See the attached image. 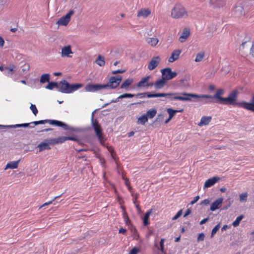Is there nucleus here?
Listing matches in <instances>:
<instances>
[{"label":"nucleus","mask_w":254,"mask_h":254,"mask_svg":"<svg viewBox=\"0 0 254 254\" xmlns=\"http://www.w3.org/2000/svg\"><path fill=\"white\" fill-rule=\"evenodd\" d=\"M224 91L222 89H218L213 96L207 95H197L195 94L188 93L186 92L180 93V96H175L174 97V100H179L181 101H190L191 97L196 98H207V99H217L220 103L221 102V99L223 98L221 95L223 94Z\"/></svg>","instance_id":"obj_1"},{"label":"nucleus","mask_w":254,"mask_h":254,"mask_svg":"<svg viewBox=\"0 0 254 254\" xmlns=\"http://www.w3.org/2000/svg\"><path fill=\"white\" fill-rule=\"evenodd\" d=\"M82 86L81 84H70L65 80L61 81L58 83L59 91L64 93H70Z\"/></svg>","instance_id":"obj_2"},{"label":"nucleus","mask_w":254,"mask_h":254,"mask_svg":"<svg viewBox=\"0 0 254 254\" xmlns=\"http://www.w3.org/2000/svg\"><path fill=\"white\" fill-rule=\"evenodd\" d=\"M189 16L185 8L180 4H176L171 11V16L176 19L187 18Z\"/></svg>","instance_id":"obj_3"},{"label":"nucleus","mask_w":254,"mask_h":254,"mask_svg":"<svg viewBox=\"0 0 254 254\" xmlns=\"http://www.w3.org/2000/svg\"><path fill=\"white\" fill-rule=\"evenodd\" d=\"M134 97H139L140 98H144L147 96L148 98H154V97H169L171 99H173L175 96H180L179 93H156L151 94L149 92H144L141 93H138L134 94Z\"/></svg>","instance_id":"obj_4"},{"label":"nucleus","mask_w":254,"mask_h":254,"mask_svg":"<svg viewBox=\"0 0 254 254\" xmlns=\"http://www.w3.org/2000/svg\"><path fill=\"white\" fill-rule=\"evenodd\" d=\"M91 120L92 126L95 130V134L99 140L101 144L103 145L104 136L100 125L96 120H94L93 119V113H92V114Z\"/></svg>","instance_id":"obj_5"},{"label":"nucleus","mask_w":254,"mask_h":254,"mask_svg":"<svg viewBox=\"0 0 254 254\" xmlns=\"http://www.w3.org/2000/svg\"><path fill=\"white\" fill-rule=\"evenodd\" d=\"M122 80V77L120 75L111 76L106 84H103L105 88L114 89L117 88Z\"/></svg>","instance_id":"obj_6"},{"label":"nucleus","mask_w":254,"mask_h":254,"mask_svg":"<svg viewBox=\"0 0 254 254\" xmlns=\"http://www.w3.org/2000/svg\"><path fill=\"white\" fill-rule=\"evenodd\" d=\"M162 77L166 80H169L177 75V73L175 71H172L170 67H167L161 69Z\"/></svg>","instance_id":"obj_7"},{"label":"nucleus","mask_w":254,"mask_h":254,"mask_svg":"<svg viewBox=\"0 0 254 254\" xmlns=\"http://www.w3.org/2000/svg\"><path fill=\"white\" fill-rule=\"evenodd\" d=\"M233 14L236 17H241L245 14V10L243 6L241 3L235 5L232 11Z\"/></svg>","instance_id":"obj_8"},{"label":"nucleus","mask_w":254,"mask_h":254,"mask_svg":"<svg viewBox=\"0 0 254 254\" xmlns=\"http://www.w3.org/2000/svg\"><path fill=\"white\" fill-rule=\"evenodd\" d=\"M74 13L73 10H70L65 16L62 17L57 21V24L59 25L66 26L69 23L71 15Z\"/></svg>","instance_id":"obj_9"},{"label":"nucleus","mask_w":254,"mask_h":254,"mask_svg":"<svg viewBox=\"0 0 254 254\" xmlns=\"http://www.w3.org/2000/svg\"><path fill=\"white\" fill-rule=\"evenodd\" d=\"M104 88V84H88L85 87L86 91L92 92H96Z\"/></svg>","instance_id":"obj_10"},{"label":"nucleus","mask_w":254,"mask_h":254,"mask_svg":"<svg viewBox=\"0 0 254 254\" xmlns=\"http://www.w3.org/2000/svg\"><path fill=\"white\" fill-rule=\"evenodd\" d=\"M239 92L237 90L233 91L228 96L230 100V105H235L238 107L242 108L241 106H239L238 104L246 102V101H242L240 102H236L237 98Z\"/></svg>","instance_id":"obj_11"},{"label":"nucleus","mask_w":254,"mask_h":254,"mask_svg":"<svg viewBox=\"0 0 254 254\" xmlns=\"http://www.w3.org/2000/svg\"><path fill=\"white\" fill-rule=\"evenodd\" d=\"M161 62V58L159 56H154L152 58L148 64V68L149 70L155 69Z\"/></svg>","instance_id":"obj_12"},{"label":"nucleus","mask_w":254,"mask_h":254,"mask_svg":"<svg viewBox=\"0 0 254 254\" xmlns=\"http://www.w3.org/2000/svg\"><path fill=\"white\" fill-rule=\"evenodd\" d=\"M242 108L254 112V94L252 96L250 102H244L238 104Z\"/></svg>","instance_id":"obj_13"},{"label":"nucleus","mask_w":254,"mask_h":254,"mask_svg":"<svg viewBox=\"0 0 254 254\" xmlns=\"http://www.w3.org/2000/svg\"><path fill=\"white\" fill-rule=\"evenodd\" d=\"M73 52L71 50V46L69 45L64 46L61 50V57L63 58H71Z\"/></svg>","instance_id":"obj_14"},{"label":"nucleus","mask_w":254,"mask_h":254,"mask_svg":"<svg viewBox=\"0 0 254 254\" xmlns=\"http://www.w3.org/2000/svg\"><path fill=\"white\" fill-rule=\"evenodd\" d=\"M219 180L220 178L218 177H213L212 178L207 180L204 183L203 189H205L213 186L216 183L219 181Z\"/></svg>","instance_id":"obj_15"},{"label":"nucleus","mask_w":254,"mask_h":254,"mask_svg":"<svg viewBox=\"0 0 254 254\" xmlns=\"http://www.w3.org/2000/svg\"><path fill=\"white\" fill-rule=\"evenodd\" d=\"M150 14L151 10L149 8H142L138 11L137 16L145 18L147 17Z\"/></svg>","instance_id":"obj_16"},{"label":"nucleus","mask_w":254,"mask_h":254,"mask_svg":"<svg viewBox=\"0 0 254 254\" xmlns=\"http://www.w3.org/2000/svg\"><path fill=\"white\" fill-rule=\"evenodd\" d=\"M223 200V199L221 197L216 199L211 204L210 208V210L213 211L218 209L222 204Z\"/></svg>","instance_id":"obj_17"},{"label":"nucleus","mask_w":254,"mask_h":254,"mask_svg":"<svg viewBox=\"0 0 254 254\" xmlns=\"http://www.w3.org/2000/svg\"><path fill=\"white\" fill-rule=\"evenodd\" d=\"M151 76L150 75L146 76L145 77H143L141 78L140 81L137 83L136 87L137 88H141L147 86L148 82H149V80Z\"/></svg>","instance_id":"obj_18"},{"label":"nucleus","mask_w":254,"mask_h":254,"mask_svg":"<svg viewBox=\"0 0 254 254\" xmlns=\"http://www.w3.org/2000/svg\"><path fill=\"white\" fill-rule=\"evenodd\" d=\"M181 53V51L180 50H175L173 51L171 56L168 59V62L170 63H173L178 59Z\"/></svg>","instance_id":"obj_19"},{"label":"nucleus","mask_w":254,"mask_h":254,"mask_svg":"<svg viewBox=\"0 0 254 254\" xmlns=\"http://www.w3.org/2000/svg\"><path fill=\"white\" fill-rule=\"evenodd\" d=\"M50 124L52 125H55V126H59V127H63V128L64 129H68V126L62 122H60V121H57V120H49V123Z\"/></svg>","instance_id":"obj_20"},{"label":"nucleus","mask_w":254,"mask_h":254,"mask_svg":"<svg viewBox=\"0 0 254 254\" xmlns=\"http://www.w3.org/2000/svg\"><path fill=\"white\" fill-rule=\"evenodd\" d=\"M190 34V30L185 28L184 29L182 35L179 38V41L183 43L185 42L187 39L189 37V35Z\"/></svg>","instance_id":"obj_21"},{"label":"nucleus","mask_w":254,"mask_h":254,"mask_svg":"<svg viewBox=\"0 0 254 254\" xmlns=\"http://www.w3.org/2000/svg\"><path fill=\"white\" fill-rule=\"evenodd\" d=\"M211 120V116H203L201 119L200 122L198 124L199 127L207 125Z\"/></svg>","instance_id":"obj_22"},{"label":"nucleus","mask_w":254,"mask_h":254,"mask_svg":"<svg viewBox=\"0 0 254 254\" xmlns=\"http://www.w3.org/2000/svg\"><path fill=\"white\" fill-rule=\"evenodd\" d=\"M19 161L20 160L16 161H11L8 162L4 168V170H6L8 169H14L17 168Z\"/></svg>","instance_id":"obj_23"},{"label":"nucleus","mask_w":254,"mask_h":254,"mask_svg":"<svg viewBox=\"0 0 254 254\" xmlns=\"http://www.w3.org/2000/svg\"><path fill=\"white\" fill-rule=\"evenodd\" d=\"M133 83L132 78H128L125 80L120 86L121 89L127 90L129 86Z\"/></svg>","instance_id":"obj_24"},{"label":"nucleus","mask_w":254,"mask_h":254,"mask_svg":"<svg viewBox=\"0 0 254 254\" xmlns=\"http://www.w3.org/2000/svg\"><path fill=\"white\" fill-rule=\"evenodd\" d=\"M166 83V80L162 78V79L156 81L154 84V86L156 89H160L164 87Z\"/></svg>","instance_id":"obj_25"},{"label":"nucleus","mask_w":254,"mask_h":254,"mask_svg":"<svg viewBox=\"0 0 254 254\" xmlns=\"http://www.w3.org/2000/svg\"><path fill=\"white\" fill-rule=\"evenodd\" d=\"M146 42L151 46L155 47L158 44L159 40L157 38L148 37L145 39Z\"/></svg>","instance_id":"obj_26"},{"label":"nucleus","mask_w":254,"mask_h":254,"mask_svg":"<svg viewBox=\"0 0 254 254\" xmlns=\"http://www.w3.org/2000/svg\"><path fill=\"white\" fill-rule=\"evenodd\" d=\"M37 147L39 149V152H41L44 150H49L51 149L49 146V143H48L47 141L40 143L38 145Z\"/></svg>","instance_id":"obj_27"},{"label":"nucleus","mask_w":254,"mask_h":254,"mask_svg":"<svg viewBox=\"0 0 254 254\" xmlns=\"http://www.w3.org/2000/svg\"><path fill=\"white\" fill-rule=\"evenodd\" d=\"M210 1L211 4L216 7L223 6L226 3L225 0H211Z\"/></svg>","instance_id":"obj_28"},{"label":"nucleus","mask_w":254,"mask_h":254,"mask_svg":"<svg viewBox=\"0 0 254 254\" xmlns=\"http://www.w3.org/2000/svg\"><path fill=\"white\" fill-rule=\"evenodd\" d=\"M96 63L100 66H103L105 65V62L104 57L99 55L96 60Z\"/></svg>","instance_id":"obj_29"},{"label":"nucleus","mask_w":254,"mask_h":254,"mask_svg":"<svg viewBox=\"0 0 254 254\" xmlns=\"http://www.w3.org/2000/svg\"><path fill=\"white\" fill-rule=\"evenodd\" d=\"M40 81L41 83H44L46 82H49L50 74L48 73L42 74L41 76Z\"/></svg>","instance_id":"obj_30"},{"label":"nucleus","mask_w":254,"mask_h":254,"mask_svg":"<svg viewBox=\"0 0 254 254\" xmlns=\"http://www.w3.org/2000/svg\"><path fill=\"white\" fill-rule=\"evenodd\" d=\"M32 123H24V124H16L14 125H10V126H7L6 127H9V128H16V127H29V126Z\"/></svg>","instance_id":"obj_31"},{"label":"nucleus","mask_w":254,"mask_h":254,"mask_svg":"<svg viewBox=\"0 0 254 254\" xmlns=\"http://www.w3.org/2000/svg\"><path fill=\"white\" fill-rule=\"evenodd\" d=\"M156 113L157 111L154 109H152L148 110L145 115L147 116V118L152 119L156 115Z\"/></svg>","instance_id":"obj_32"},{"label":"nucleus","mask_w":254,"mask_h":254,"mask_svg":"<svg viewBox=\"0 0 254 254\" xmlns=\"http://www.w3.org/2000/svg\"><path fill=\"white\" fill-rule=\"evenodd\" d=\"M54 88H58V83L55 82H49V84L46 86V88L49 90H52Z\"/></svg>","instance_id":"obj_33"},{"label":"nucleus","mask_w":254,"mask_h":254,"mask_svg":"<svg viewBox=\"0 0 254 254\" xmlns=\"http://www.w3.org/2000/svg\"><path fill=\"white\" fill-rule=\"evenodd\" d=\"M148 121V118L146 115H143L138 119V122L141 125H144Z\"/></svg>","instance_id":"obj_34"},{"label":"nucleus","mask_w":254,"mask_h":254,"mask_svg":"<svg viewBox=\"0 0 254 254\" xmlns=\"http://www.w3.org/2000/svg\"><path fill=\"white\" fill-rule=\"evenodd\" d=\"M243 217H244L242 215L237 217L236 219L233 222V226L234 227H237L238 226H239L241 221L243 219Z\"/></svg>","instance_id":"obj_35"},{"label":"nucleus","mask_w":254,"mask_h":254,"mask_svg":"<svg viewBox=\"0 0 254 254\" xmlns=\"http://www.w3.org/2000/svg\"><path fill=\"white\" fill-rule=\"evenodd\" d=\"M4 69L8 70V73L12 74L15 71V66L14 64H10L8 66L5 67Z\"/></svg>","instance_id":"obj_36"},{"label":"nucleus","mask_w":254,"mask_h":254,"mask_svg":"<svg viewBox=\"0 0 254 254\" xmlns=\"http://www.w3.org/2000/svg\"><path fill=\"white\" fill-rule=\"evenodd\" d=\"M182 110H180V111L174 110L171 108H169L167 109V112L169 115V117L171 119L175 116V114L177 112H182Z\"/></svg>","instance_id":"obj_37"},{"label":"nucleus","mask_w":254,"mask_h":254,"mask_svg":"<svg viewBox=\"0 0 254 254\" xmlns=\"http://www.w3.org/2000/svg\"><path fill=\"white\" fill-rule=\"evenodd\" d=\"M204 54L203 52H200L198 53L196 56V58L195 59V62H199L202 60L203 59Z\"/></svg>","instance_id":"obj_38"},{"label":"nucleus","mask_w":254,"mask_h":254,"mask_svg":"<svg viewBox=\"0 0 254 254\" xmlns=\"http://www.w3.org/2000/svg\"><path fill=\"white\" fill-rule=\"evenodd\" d=\"M247 196H248L247 192H244V193L240 194L239 195L240 201L242 202H246L247 200Z\"/></svg>","instance_id":"obj_39"},{"label":"nucleus","mask_w":254,"mask_h":254,"mask_svg":"<svg viewBox=\"0 0 254 254\" xmlns=\"http://www.w3.org/2000/svg\"><path fill=\"white\" fill-rule=\"evenodd\" d=\"M150 214V212H147L146 213V214L144 217L143 224H144V225H145V226H146L149 224L148 219H149Z\"/></svg>","instance_id":"obj_40"},{"label":"nucleus","mask_w":254,"mask_h":254,"mask_svg":"<svg viewBox=\"0 0 254 254\" xmlns=\"http://www.w3.org/2000/svg\"><path fill=\"white\" fill-rule=\"evenodd\" d=\"M49 123V120H40L39 121H34V122H31V123H32V124H34L35 126L40 125V124H44L45 123Z\"/></svg>","instance_id":"obj_41"},{"label":"nucleus","mask_w":254,"mask_h":254,"mask_svg":"<svg viewBox=\"0 0 254 254\" xmlns=\"http://www.w3.org/2000/svg\"><path fill=\"white\" fill-rule=\"evenodd\" d=\"M220 228V224H217L212 229L211 232V237H213V236L216 233Z\"/></svg>","instance_id":"obj_42"},{"label":"nucleus","mask_w":254,"mask_h":254,"mask_svg":"<svg viewBox=\"0 0 254 254\" xmlns=\"http://www.w3.org/2000/svg\"><path fill=\"white\" fill-rule=\"evenodd\" d=\"M56 139L57 144L62 143L66 140V136H60Z\"/></svg>","instance_id":"obj_43"},{"label":"nucleus","mask_w":254,"mask_h":254,"mask_svg":"<svg viewBox=\"0 0 254 254\" xmlns=\"http://www.w3.org/2000/svg\"><path fill=\"white\" fill-rule=\"evenodd\" d=\"M30 108L31 110L32 111V113H33V114L35 116H36L38 112V111L36 106L34 104H31Z\"/></svg>","instance_id":"obj_44"},{"label":"nucleus","mask_w":254,"mask_h":254,"mask_svg":"<svg viewBox=\"0 0 254 254\" xmlns=\"http://www.w3.org/2000/svg\"><path fill=\"white\" fill-rule=\"evenodd\" d=\"M29 65L28 64H25L23 66H21V70L23 73H25L29 70Z\"/></svg>","instance_id":"obj_45"},{"label":"nucleus","mask_w":254,"mask_h":254,"mask_svg":"<svg viewBox=\"0 0 254 254\" xmlns=\"http://www.w3.org/2000/svg\"><path fill=\"white\" fill-rule=\"evenodd\" d=\"M220 103L223 104L230 105V100L229 99L228 97H227V98H223V99H221V102Z\"/></svg>","instance_id":"obj_46"},{"label":"nucleus","mask_w":254,"mask_h":254,"mask_svg":"<svg viewBox=\"0 0 254 254\" xmlns=\"http://www.w3.org/2000/svg\"><path fill=\"white\" fill-rule=\"evenodd\" d=\"M49 143V144H57V139L56 138H50L46 140Z\"/></svg>","instance_id":"obj_47"},{"label":"nucleus","mask_w":254,"mask_h":254,"mask_svg":"<svg viewBox=\"0 0 254 254\" xmlns=\"http://www.w3.org/2000/svg\"><path fill=\"white\" fill-rule=\"evenodd\" d=\"M122 98H132L134 97V94L130 93H125L122 95Z\"/></svg>","instance_id":"obj_48"},{"label":"nucleus","mask_w":254,"mask_h":254,"mask_svg":"<svg viewBox=\"0 0 254 254\" xmlns=\"http://www.w3.org/2000/svg\"><path fill=\"white\" fill-rule=\"evenodd\" d=\"M182 214V210H180V211H179L177 212V213L175 215V216L173 217L172 220H175L177 219L179 217H180L181 216Z\"/></svg>","instance_id":"obj_49"},{"label":"nucleus","mask_w":254,"mask_h":254,"mask_svg":"<svg viewBox=\"0 0 254 254\" xmlns=\"http://www.w3.org/2000/svg\"><path fill=\"white\" fill-rule=\"evenodd\" d=\"M204 237H205V235L203 233L199 234L197 237V241L198 242L203 241L204 240Z\"/></svg>","instance_id":"obj_50"},{"label":"nucleus","mask_w":254,"mask_h":254,"mask_svg":"<svg viewBox=\"0 0 254 254\" xmlns=\"http://www.w3.org/2000/svg\"><path fill=\"white\" fill-rule=\"evenodd\" d=\"M126 71V70L118 69L116 70H113L112 71V74H116L118 73H123Z\"/></svg>","instance_id":"obj_51"},{"label":"nucleus","mask_w":254,"mask_h":254,"mask_svg":"<svg viewBox=\"0 0 254 254\" xmlns=\"http://www.w3.org/2000/svg\"><path fill=\"white\" fill-rule=\"evenodd\" d=\"M58 197H59V196H58L55 197L54 198V199H52V200H51V201H49V202H46V203H44V204H43V205H42L41 207H43V206H44L48 205H49V204H52V202H53L55 200H56Z\"/></svg>","instance_id":"obj_52"},{"label":"nucleus","mask_w":254,"mask_h":254,"mask_svg":"<svg viewBox=\"0 0 254 254\" xmlns=\"http://www.w3.org/2000/svg\"><path fill=\"white\" fill-rule=\"evenodd\" d=\"M138 252V249L135 247L132 249V250L130 251L129 254H137Z\"/></svg>","instance_id":"obj_53"},{"label":"nucleus","mask_w":254,"mask_h":254,"mask_svg":"<svg viewBox=\"0 0 254 254\" xmlns=\"http://www.w3.org/2000/svg\"><path fill=\"white\" fill-rule=\"evenodd\" d=\"M199 198V196L198 195L195 196L193 198V199L190 202V204L193 205V204H194L195 202H196L198 201Z\"/></svg>","instance_id":"obj_54"},{"label":"nucleus","mask_w":254,"mask_h":254,"mask_svg":"<svg viewBox=\"0 0 254 254\" xmlns=\"http://www.w3.org/2000/svg\"><path fill=\"white\" fill-rule=\"evenodd\" d=\"M124 218L125 221L127 224L128 223V222H130V220L125 212L124 213Z\"/></svg>","instance_id":"obj_55"},{"label":"nucleus","mask_w":254,"mask_h":254,"mask_svg":"<svg viewBox=\"0 0 254 254\" xmlns=\"http://www.w3.org/2000/svg\"><path fill=\"white\" fill-rule=\"evenodd\" d=\"M164 239H162L160 242V245L161 250L162 252L163 251V248H164Z\"/></svg>","instance_id":"obj_56"},{"label":"nucleus","mask_w":254,"mask_h":254,"mask_svg":"<svg viewBox=\"0 0 254 254\" xmlns=\"http://www.w3.org/2000/svg\"><path fill=\"white\" fill-rule=\"evenodd\" d=\"M209 203H210L209 200L208 199H205L203 200V201H202L200 204H204V205H207V204H209Z\"/></svg>","instance_id":"obj_57"},{"label":"nucleus","mask_w":254,"mask_h":254,"mask_svg":"<svg viewBox=\"0 0 254 254\" xmlns=\"http://www.w3.org/2000/svg\"><path fill=\"white\" fill-rule=\"evenodd\" d=\"M191 210H190V209L188 208L185 212L184 217H187V216H188L189 215H190L191 213Z\"/></svg>","instance_id":"obj_58"},{"label":"nucleus","mask_w":254,"mask_h":254,"mask_svg":"<svg viewBox=\"0 0 254 254\" xmlns=\"http://www.w3.org/2000/svg\"><path fill=\"white\" fill-rule=\"evenodd\" d=\"M123 99L122 97V95L119 96L118 98H117L115 100H113L111 103H116L119 102L120 99Z\"/></svg>","instance_id":"obj_59"},{"label":"nucleus","mask_w":254,"mask_h":254,"mask_svg":"<svg viewBox=\"0 0 254 254\" xmlns=\"http://www.w3.org/2000/svg\"><path fill=\"white\" fill-rule=\"evenodd\" d=\"M4 44V41L2 37L0 36V47L1 48L3 46Z\"/></svg>","instance_id":"obj_60"},{"label":"nucleus","mask_w":254,"mask_h":254,"mask_svg":"<svg viewBox=\"0 0 254 254\" xmlns=\"http://www.w3.org/2000/svg\"><path fill=\"white\" fill-rule=\"evenodd\" d=\"M250 54L253 56L254 57V45L252 46L251 49V52Z\"/></svg>","instance_id":"obj_61"},{"label":"nucleus","mask_w":254,"mask_h":254,"mask_svg":"<svg viewBox=\"0 0 254 254\" xmlns=\"http://www.w3.org/2000/svg\"><path fill=\"white\" fill-rule=\"evenodd\" d=\"M208 220V218H204L200 222V224L202 225V224L205 223L206 222H207Z\"/></svg>","instance_id":"obj_62"},{"label":"nucleus","mask_w":254,"mask_h":254,"mask_svg":"<svg viewBox=\"0 0 254 254\" xmlns=\"http://www.w3.org/2000/svg\"><path fill=\"white\" fill-rule=\"evenodd\" d=\"M230 227V226H228V225H224L222 228H221V230L222 231H225L228 228H229Z\"/></svg>","instance_id":"obj_63"},{"label":"nucleus","mask_w":254,"mask_h":254,"mask_svg":"<svg viewBox=\"0 0 254 254\" xmlns=\"http://www.w3.org/2000/svg\"><path fill=\"white\" fill-rule=\"evenodd\" d=\"M126 230L125 229L122 228L120 229L119 233H121V234H124L126 233Z\"/></svg>","instance_id":"obj_64"}]
</instances>
